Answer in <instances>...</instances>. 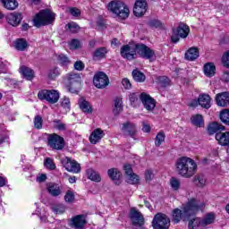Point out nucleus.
<instances>
[{"label": "nucleus", "instance_id": "nucleus-47", "mask_svg": "<svg viewBox=\"0 0 229 229\" xmlns=\"http://www.w3.org/2000/svg\"><path fill=\"white\" fill-rule=\"evenodd\" d=\"M106 55V47L98 48L94 53L95 58H105Z\"/></svg>", "mask_w": 229, "mask_h": 229}, {"label": "nucleus", "instance_id": "nucleus-23", "mask_svg": "<svg viewBox=\"0 0 229 229\" xmlns=\"http://www.w3.org/2000/svg\"><path fill=\"white\" fill-rule=\"evenodd\" d=\"M47 191L51 196H53V198H56L62 194V189H60V185L55 182L48 183L47 186Z\"/></svg>", "mask_w": 229, "mask_h": 229}, {"label": "nucleus", "instance_id": "nucleus-40", "mask_svg": "<svg viewBox=\"0 0 229 229\" xmlns=\"http://www.w3.org/2000/svg\"><path fill=\"white\" fill-rule=\"evenodd\" d=\"M132 78L135 80V81H138L139 83H142V81H146V75L144 73L140 72L138 70H134L132 72Z\"/></svg>", "mask_w": 229, "mask_h": 229}, {"label": "nucleus", "instance_id": "nucleus-11", "mask_svg": "<svg viewBox=\"0 0 229 229\" xmlns=\"http://www.w3.org/2000/svg\"><path fill=\"white\" fill-rule=\"evenodd\" d=\"M136 53H138L141 58H146V60H151V58L155 56V51L144 44L136 45Z\"/></svg>", "mask_w": 229, "mask_h": 229}, {"label": "nucleus", "instance_id": "nucleus-50", "mask_svg": "<svg viewBox=\"0 0 229 229\" xmlns=\"http://www.w3.org/2000/svg\"><path fill=\"white\" fill-rule=\"evenodd\" d=\"M57 76H60V70H58V68H53L49 71L48 78H50V80H55Z\"/></svg>", "mask_w": 229, "mask_h": 229}, {"label": "nucleus", "instance_id": "nucleus-34", "mask_svg": "<svg viewBox=\"0 0 229 229\" xmlns=\"http://www.w3.org/2000/svg\"><path fill=\"white\" fill-rule=\"evenodd\" d=\"M215 221L216 214L214 212H209L206 214L205 216L202 218L203 227L208 226V225H213Z\"/></svg>", "mask_w": 229, "mask_h": 229}, {"label": "nucleus", "instance_id": "nucleus-49", "mask_svg": "<svg viewBox=\"0 0 229 229\" xmlns=\"http://www.w3.org/2000/svg\"><path fill=\"white\" fill-rule=\"evenodd\" d=\"M165 142V133L159 131L156 136V144H162Z\"/></svg>", "mask_w": 229, "mask_h": 229}, {"label": "nucleus", "instance_id": "nucleus-33", "mask_svg": "<svg viewBox=\"0 0 229 229\" xmlns=\"http://www.w3.org/2000/svg\"><path fill=\"white\" fill-rule=\"evenodd\" d=\"M14 48L17 51H26L28 49V41L24 38H18L14 41Z\"/></svg>", "mask_w": 229, "mask_h": 229}, {"label": "nucleus", "instance_id": "nucleus-2", "mask_svg": "<svg viewBox=\"0 0 229 229\" xmlns=\"http://www.w3.org/2000/svg\"><path fill=\"white\" fill-rule=\"evenodd\" d=\"M107 9L121 21H124L130 17V8L123 1L114 0L110 2Z\"/></svg>", "mask_w": 229, "mask_h": 229}, {"label": "nucleus", "instance_id": "nucleus-12", "mask_svg": "<svg viewBox=\"0 0 229 229\" xmlns=\"http://www.w3.org/2000/svg\"><path fill=\"white\" fill-rule=\"evenodd\" d=\"M121 130L123 135H129L131 139H137V125L131 122H126L122 124Z\"/></svg>", "mask_w": 229, "mask_h": 229}, {"label": "nucleus", "instance_id": "nucleus-7", "mask_svg": "<svg viewBox=\"0 0 229 229\" xmlns=\"http://www.w3.org/2000/svg\"><path fill=\"white\" fill-rule=\"evenodd\" d=\"M191 33V29L185 23H180L177 29L173 30V34L171 40L174 44H176L180 41L181 38H187Z\"/></svg>", "mask_w": 229, "mask_h": 229}, {"label": "nucleus", "instance_id": "nucleus-29", "mask_svg": "<svg viewBox=\"0 0 229 229\" xmlns=\"http://www.w3.org/2000/svg\"><path fill=\"white\" fill-rule=\"evenodd\" d=\"M204 74L208 78H212V76H216V65L213 63H207L203 67Z\"/></svg>", "mask_w": 229, "mask_h": 229}, {"label": "nucleus", "instance_id": "nucleus-59", "mask_svg": "<svg viewBox=\"0 0 229 229\" xmlns=\"http://www.w3.org/2000/svg\"><path fill=\"white\" fill-rule=\"evenodd\" d=\"M145 180H146V182H151V180H153V171L152 170L145 171Z\"/></svg>", "mask_w": 229, "mask_h": 229}, {"label": "nucleus", "instance_id": "nucleus-62", "mask_svg": "<svg viewBox=\"0 0 229 229\" xmlns=\"http://www.w3.org/2000/svg\"><path fill=\"white\" fill-rule=\"evenodd\" d=\"M149 25L152 27V28H160L162 26V22H160V21L158 20H152L150 22H149Z\"/></svg>", "mask_w": 229, "mask_h": 229}, {"label": "nucleus", "instance_id": "nucleus-51", "mask_svg": "<svg viewBox=\"0 0 229 229\" xmlns=\"http://www.w3.org/2000/svg\"><path fill=\"white\" fill-rule=\"evenodd\" d=\"M58 61L62 65H69L71 64V61L69 60V57L60 55L58 56Z\"/></svg>", "mask_w": 229, "mask_h": 229}, {"label": "nucleus", "instance_id": "nucleus-15", "mask_svg": "<svg viewBox=\"0 0 229 229\" xmlns=\"http://www.w3.org/2000/svg\"><path fill=\"white\" fill-rule=\"evenodd\" d=\"M66 80L70 85V92H78L77 89H72V87H80L81 77L78 73L71 72L66 75Z\"/></svg>", "mask_w": 229, "mask_h": 229}, {"label": "nucleus", "instance_id": "nucleus-55", "mask_svg": "<svg viewBox=\"0 0 229 229\" xmlns=\"http://www.w3.org/2000/svg\"><path fill=\"white\" fill-rule=\"evenodd\" d=\"M194 182H195L197 187H204L205 183H206L205 179H203L200 176L195 177Z\"/></svg>", "mask_w": 229, "mask_h": 229}, {"label": "nucleus", "instance_id": "nucleus-31", "mask_svg": "<svg viewBox=\"0 0 229 229\" xmlns=\"http://www.w3.org/2000/svg\"><path fill=\"white\" fill-rule=\"evenodd\" d=\"M107 176H109L110 180L112 182H119L121 180V176L123 174H121V171L117 168H110L107 170Z\"/></svg>", "mask_w": 229, "mask_h": 229}, {"label": "nucleus", "instance_id": "nucleus-5", "mask_svg": "<svg viewBox=\"0 0 229 229\" xmlns=\"http://www.w3.org/2000/svg\"><path fill=\"white\" fill-rule=\"evenodd\" d=\"M38 98L41 101L55 105L60 101V92L56 89H42L38 93Z\"/></svg>", "mask_w": 229, "mask_h": 229}, {"label": "nucleus", "instance_id": "nucleus-19", "mask_svg": "<svg viewBox=\"0 0 229 229\" xmlns=\"http://www.w3.org/2000/svg\"><path fill=\"white\" fill-rule=\"evenodd\" d=\"M215 101L217 106H229V93L222 92L216 95Z\"/></svg>", "mask_w": 229, "mask_h": 229}, {"label": "nucleus", "instance_id": "nucleus-30", "mask_svg": "<svg viewBox=\"0 0 229 229\" xmlns=\"http://www.w3.org/2000/svg\"><path fill=\"white\" fill-rule=\"evenodd\" d=\"M216 140H217V142L219 144H229V131H219L216 133L215 136Z\"/></svg>", "mask_w": 229, "mask_h": 229}, {"label": "nucleus", "instance_id": "nucleus-60", "mask_svg": "<svg viewBox=\"0 0 229 229\" xmlns=\"http://www.w3.org/2000/svg\"><path fill=\"white\" fill-rule=\"evenodd\" d=\"M122 85L123 88H125L127 90H129V89H131V82H130V80H128L127 78L123 79L122 81Z\"/></svg>", "mask_w": 229, "mask_h": 229}, {"label": "nucleus", "instance_id": "nucleus-10", "mask_svg": "<svg viewBox=\"0 0 229 229\" xmlns=\"http://www.w3.org/2000/svg\"><path fill=\"white\" fill-rule=\"evenodd\" d=\"M109 83L110 80L108 79L106 73L98 72L94 75L93 84L95 87H97V89H105L106 87H108Z\"/></svg>", "mask_w": 229, "mask_h": 229}, {"label": "nucleus", "instance_id": "nucleus-41", "mask_svg": "<svg viewBox=\"0 0 229 229\" xmlns=\"http://www.w3.org/2000/svg\"><path fill=\"white\" fill-rule=\"evenodd\" d=\"M44 166L49 171H55V169H56V164H55V161L51 157H47L45 159Z\"/></svg>", "mask_w": 229, "mask_h": 229}, {"label": "nucleus", "instance_id": "nucleus-32", "mask_svg": "<svg viewBox=\"0 0 229 229\" xmlns=\"http://www.w3.org/2000/svg\"><path fill=\"white\" fill-rule=\"evenodd\" d=\"M198 56H199V51H198V48L196 47H191L185 53V58L186 60H190V62H194Z\"/></svg>", "mask_w": 229, "mask_h": 229}, {"label": "nucleus", "instance_id": "nucleus-46", "mask_svg": "<svg viewBox=\"0 0 229 229\" xmlns=\"http://www.w3.org/2000/svg\"><path fill=\"white\" fill-rule=\"evenodd\" d=\"M170 185L174 191H179L180 190V180L176 179V177H172L170 179Z\"/></svg>", "mask_w": 229, "mask_h": 229}, {"label": "nucleus", "instance_id": "nucleus-17", "mask_svg": "<svg viewBox=\"0 0 229 229\" xmlns=\"http://www.w3.org/2000/svg\"><path fill=\"white\" fill-rule=\"evenodd\" d=\"M172 219L174 225H178L180 221H189L191 218L185 216L183 209L176 208L172 211Z\"/></svg>", "mask_w": 229, "mask_h": 229}, {"label": "nucleus", "instance_id": "nucleus-52", "mask_svg": "<svg viewBox=\"0 0 229 229\" xmlns=\"http://www.w3.org/2000/svg\"><path fill=\"white\" fill-rule=\"evenodd\" d=\"M68 12L72 15V17H80V15H81V11L76 7H70Z\"/></svg>", "mask_w": 229, "mask_h": 229}, {"label": "nucleus", "instance_id": "nucleus-9", "mask_svg": "<svg viewBox=\"0 0 229 229\" xmlns=\"http://www.w3.org/2000/svg\"><path fill=\"white\" fill-rule=\"evenodd\" d=\"M129 218L131 221L132 226H139L141 228V226H144V216H142V213H140L137 208H131L129 211Z\"/></svg>", "mask_w": 229, "mask_h": 229}, {"label": "nucleus", "instance_id": "nucleus-13", "mask_svg": "<svg viewBox=\"0 0 229 229\" xmlns=\"http://www.w3.org/2000/svg\"><path fill=\"white\" fill-rule=\"evenodd\" d=\"M140 99L148 112H153L155 110V106H157V102L154 100L151 96L148 95L147 93H141L140 95Z\"/></svg>", "mask_w": 229, "mask_h": 229}, {"label": "nucleus", "instance_id": "nucleus-16", "mask_svg": "<svg viewBox=\"0 0 229 229\" xmlns=\"http://www.w3.org/2000/svg\"><path fill=\"white\" fill-rule=\"evenodd\" d=\"M148 12V2L146 0H136L133 13L136 17H142Z\"/></svg>", "mask_w": 229, "mask_h": 229}, {"label": "nucleus", "instance_id": "nucleus-6", "mask_svg": "<svg viewBox=\"0 0 229 229\" xmlns=\"http://www.w3.org/2000/svg\"><path fill=\"white\" fill-rule=\"evenodd\" d=\"M171 226V218L164 213H157L152 220L153 229H169Z\"/></svg>", "mask_w": 229, "mask_h": 229}, {"label": "nucleus", "instance_id": "nucleus-38", "mask_svg": "<svg viewBox=\"0 0 229 229\" xmlns=\"http://www.w3.org/2000/svg\"><path fill=\"white\" fill-rule=\"evenodd\" d=\"M80 108L84 114H92V106L87 100H81L79 102Z\"/></svg>", "mask_w": 229, "mask_h": 229}, {"label": "nucleus", "instance_id": "nucleus-20", "mask_svg": "<svg viewBox=\"0 0 229 229\" xmlns=\"http://www.w3.org/2000/svg\"><path fill=\"white\" fill-rule=\"evenodd\" d=\"M42 137L43 139H47L48 140V144H65V140L56 133H45L42 135Z\"/></svg>", "mask_w": 229, "mask_h": 229}, {"label": "nucleus", "instance_id": "nucleus-1", "mask_svg": "<svg viewBox=\"0 0 229 229\" xmlns=\"http://www.w3.org/2000/svg\"><path fill=\"white\" fill-rule=\"evenodd\" d=\"M198 170V164L188 157H181L175 162V171L182 178H192Z\"/></svg>", "mask_w": 229, "mask_h": 229}, {"label": "nucleus", "instance_id": "nucleus-45", "mask_svg": "<svg viewBox=\"0 0 229 229\" xmlns=\"http://www.w3.org/2000/svg\"><path fill=\"white\" fill-rule=\"evenodd\" d=\"M76 197L74 196V191L68 190L64 195V201L66 203H72Z\"/></svg>", "mask_w": 229, "mask_h": 229}, {"label": "nucleus", "instance_id": "nucleus-36", "mask_svg": "<svg viewBox=\"0 0 229 229\" xmlns=\"http://www.w3.org/2000/svg\"><path fill=\"white\" fill-rule=\"evenodd\" d=\"M191 123L197 128H203L205 126V120L201 114H195L191 117Z\"/></svg>", "mask_w": 229, "mask_h": 229}, {"label": "nucleus", "instance_id": "nucleus-21", "mask_svg": "<svg viewBox=\"0 0 229 229\" xmlns=\"http://www.w3.org/2000/svg\"><path fill=\"white\" fill-rule=\"evenodd\" d=\"M105 137V131L99 128L95 129L90 136H89V140L91 144H98L101 139Z\"/></svg>", "mask_w": 229, "mask_h": 229}, {"label": "nucleus", "instance_id": "nucleus-44", "mask_svg": "<svg viewBox=\"0 0 229 229\" xmlns=\"http://www.w3.org/2000/svg\"><path fill=\"white\" fill-rule=\"evenodd\" d=\"M66 30H68L71 33H78V31H80V25L74 21H71L66 24Z\"/></svg>", "mask_w": 229, "mask_h": 229}, {"label": "nucleus", "instance_id": "nucleus-57", "mask_svg": "<svg viewBox=\"0 0 229 229\" xmlns=\"http://www.w3.org/2000/svg\"><path fill=\"white\" fill-rule=\"evenodd\" d=\"M129 179L131 180L132 185H135V183H139V175H137L135 173H132L129 175Z\"/></svg>", "mask_w": 229, "mask_h": 229}, {"label": "nucleus", "instance_id": "nucleus-42", "mask_svg": "<svg viewBox=\"0 0 229 229\" xmlns=\"http://www.w3.org/2000/svg\"><path fill=\"white\" fill-rule=\"evenodd\" d=\"M220 120L224 124L229 126V109H223L219 114Z\"/></svg>", "mask_w": 229, "mask_h": 229}, {"label": "nucleus", "instance_id": "nucleus-61", "mask_svg": "<svg viewBox=\"0 0 229 229\" xmlns=\"http://www.w3.org/2000/svg\"><path fill=\"white\" fill-rule=\"evenodd\" d=\"M123 169L127 176H130L133 173V168H131V165H124Z\"/></svg>", "mask_w": 229, "mask_h": 229}, {"label": "nucleus", "instance_id": "nucleus-18", "mask_svg": "<svg viewBox=\"0 0 229 229\" xmlns=\"http://www.w3.org/2000/svg\"><path fill=\"white\" fill-rule=\"evenodd\" d=\"M87 225V220L83 217V215H77L71 220V227L74 229H83Z\"/></svg>", "mask_w": 229, "mask_h": 229}, {"label": "nucleus", "instance_id": "nucleus-27", "mask_svg": "<svg viewBox=\"0 0 229 229\" xmlns=\"http://www.w3.org/2000/svg\"><path fill=\"white\" fill-rule=\"evenodd\" d=\"M210 103H211L210 96L207 94H202L199 96V105L202 108H206L207 110H208V108L212 106Z\"/></svg>", "mask_w": 229, "mask_h": 229}, {"label": "nucleus", "instance_id": "nucleus-43", "mask_svg": "<svg viewBox=\"0 0 229 229\" xmlns=\"http://www.w3.org/2000/svg\"><path fill=\"white\" fill-rule=\"evenodd\" d=\"M52 211L54 214L62 215L65 213V205L64 204H55L52 207Z\"/></svg>", "mask_w": 229, "mask_h": 229}, {"label": "nucleus", "instance_id": "nucleus-58", "mask_svg": "<svg viewBox=\"0 0 229 229\" xmlns=\"http://www.w3.org/2000/svg\"><path fill=\"white\" fill-rule=\"evenodd\" d=\"M74 69H76V71H83L85 69V64L81 61H77L74 64Z\"/></svg>", "mask_w": 229, "mask_h": 229}, {"label": "nucleus", "instance_id": "nucleus-4", "mask_svg": "<svg viewBox=\"0 0 229 229\" xmlns=\"http://www.w3.org/2000/svg\"><path fill=\"white\" fill-rule=\"evenodd\" d=\"M56 14L49 10H42L39 13L36 14L33 19L34 26L40 28V26H47L55 22Z\"/></svg>", "mask_w": 229, "mask_h": 229}, {"label": "nucleus", "instance_id": "nucleus-39", "mask_svg": "<svg viewBox=\"0 0 229 229\" xmlns=\"http://www.w3.org/2000/svg\"><path fill=\"white\" fill-rule=\"evenodd\" d=\"M2 3L6 10H15L19 6L16 0H2Z\"/></svg>", "mask_w": 229, "mask_h": 229}, {"label": "nucleus", "instance_id": "nucleus-26", "mask_svg": "<svg viewBox=\"0 0 229 229\" xmlns=\"http://www.w3.org/2000/svg\"><path fill=\"white\" fill-rule=\"evenodd\" d=\"M123 108H124V106L123 105V98L116 97L114 99L113 114L114 115H119V114H121V112H123Z\"/></svg>", "mask_w": 229, "mask_h": 229}, {"label": "nucleus", "instance_id": "nucleus-63", "mask_svg": "<svg viewBox=\"0 0 229 229\" xmlns=\"http://www.w3.org/2000/svg\"><path fill=\"white\" fill-rule=\"evenodd\" d=\"M52 149H56L57 151H60V149H64L65 148V144H50L49 145Z\"/></svg>", "mask_w": 229, "mask_h": 229}, {"label": "nucleus", "instance_id": "nucleus-64", "mask_svg": "<svg viewBox=\"0 0 229 229\" xmlns=\"http://www.w3.org/2000/svg\"><path fill=\"white\" fill-rule=\"evenodd\" d=\"M222 81L225 82H229V72H224L222 75Z\"/></svg>", "mask_w": 229, "mask_h": 229}, {"label": "nucleus", "instance_id": "nucleus-54", "mask_svg": "<svg viewBox=\"0 0 229 229\" xmlns=\"http://www.w3.org/2000/svg\"><path fill=\"white\" fill-rule=\"evenodd\" d=\"M158 81L162 87H167L170 82L169 78H167L166 76L159 77Z\"/></svg>", "mask_w": 229, "mask_h": 229}, {"label": "nucleus", "instance_id": "nucleus-35", "mask_svg": "<svg viewBox=\"0 0 229 229\" xmlns=\"http://www.w3.org/2000/svg\"><path fill=\"white\" fill-rule=\"evenodd\" d=\"M199 226H203V220L201 217H194L192 219H189L188 228L189 229H196Z\"/></svg>", "mask_w": 229, "mask_h": 229}, {"label": "nucleus", "instance_id": "nucleus-8", "mask_svg": "<svg viewBox=\"0 0 229 229\" xmlns=\"http://www.w3.org/2000/svg\"><path fill=\"white\" fill-rule=\"evenodd\" d=\"M61 164L63 167H64V169L68 171V173L78 174L81 172V166L80 165V163L72 159V157H65L62 158Z\"/></svg>", "mask_w": 229, "mask_h": 229}, {"label": "nucleus", "instance_id": "nucleus-53", "mask_svg": "<svg viewBox=\"0 0 229 229\" xmlns=\"http://www.w3.org/2000/svg\"><path fill=\"white\" fill-rule=\"evenodd\" d=\"M79 47H81V43H80V40L72 39L70 42V48L71 49H79Z\"/></svg>", "mask_w": 229, "mask_h": 229}, {"label": "nucleus", "instance_id": "nucleus-14", "mask_svg": "<svg viewBox=\"0 0 229 229\" xmlns=\"http://www.w3.org/2000/svg\"><path fill=\"white\" fill-rule=\"evenodd\" d=\"M137 55V45H125L121 48V55L126 60H133Z\"/></svg>", "mask_w": 229, "mask_h": 229}, {"label": "nucleus", "instance_id": "nucleus-48", "mask_svg": "<svg viewBox=\"0 0 229 229\" xmlns=\"http://www.w3.org/2000/svg\"><path fill=\"white\" fill-rule=\"evenodd\" d=\"M42 124H43L42 116L36 115L34 117V127L36 128V130H42Z\"/></svg>", "mask_w": 229, "mask_h": 229}, {"label": "nucleus", "instance_id": "nucleus-37", "mask_svg": "<svg viewBox=\"0 0 229 229\" xmlns=\"http://www.w3.org/2000/svg\"><path fill=\"white\" fill-rule=\"evenodd\" d=\"M60 106L63 108L64 112H71V99L67 97H64L60 99Z\"/></svg>", "mask_w": 229, "mask_h": 229}, {"label": "nucleus", "instance_id": "nucleus-28", "mask_svg": "<svg viewBox=\"0 0 229 229\" xmlns=\"http://www.w3.org/2000/svg\"><path fill=\"white\" fill-rule=\"evenodd\" d=\"M20 72L29 81H31V80H33V78H35V72H33L31 70V68H29L27 66L20 67Z\"/></svg>", "mask_w": 229, "mask_h": 229}, {"label": "nucleus", "instance_id": "nucleus-22", "mask_svg": "<svg viewBox=\"0 0 229 229\" xmlns=\"http://www.w3.org/2000/svg\"><path fill=\"white\" fill-rule=\"evenodd\" d=\"M7 22L11 24V26H19L21 24V21H22V14L18 13H13L7 15Z\"/></svg>", "mask_w": 229, "mask_h": 229}, {"label": "nucleus", "instance_id": "nucleus-56", "mask_svg": "<svg viewBox=\"0 0 229 229\" xmlns=\"http://www.w3.org/2000/svg\"><path fill=\"white\" fill-rule=\"evenodd\" d=\"M222 62L225 65V67H227L229 69V51H227L222 57Z\"/></svg>", "mask_w": 229, "mask_h": 229}, {"label": "nucleus", "instance_id": "nucleus-25", "mask_svg": "<svg viewBox=\"0 0 229 229\" xmlns=\"http://www.w3.org/2000/svg\"><path fill=\"white\" fill-rule=\"evenodd\" d=\"M225 126L217 122H213L208 125V133L209 135H214L217 131H224Z\"/></svg>", "mask_w": 229, "mask_h": 229}, {"label": "nucleus", "instance_id": "nucleus-3", "mask_svg": "<svg viewBox=\"0 0 229 229\" xmlns=\"http://www.w3.org/2000/svg\"><path fill=\"white\" fill-rule=\"evenodd\" d=\"M206 204L201 202V200L196 198H191L186 202L185 206L182 207V211L186 217H192L196 216L199 212H203L205 210Z\"/></svg>", "mask_w": 229, "mask_h": 229}, {"label": "nucleus", "instance_id": "nucleus-24", "mask_svg": "<svg viewBox=\"0 0 229 229\" xmlns=\"http://www.w3.org/2000/svg\"><path fill=\"white\" fill-rule=\"evenodd\" d=\"M86 177L88 180L95 182V183H99V182H101V175L93 168H88L86 170Z\"/></svg>", "mask_w": 229, "mask_h": 229}]
</instances>
